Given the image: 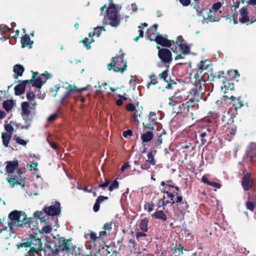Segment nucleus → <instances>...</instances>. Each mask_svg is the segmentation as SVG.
I'll return each instance as SVG.
<instances>
[{"mask_svg": "<svg viewBox=\"0 0 256 256\" xmlns=\"http://www.w3.org/2000/svg\"><path fill=\"white\" fill-rule=\"evenodd\" d=\"M49 247L51 251L56 254H58L60 252L73 254L76 248L71 242L70 240H66L64 237L56 239L51 242Z\"/></svg>", "mask_w": 256, "mask_h": 256, "instance_id": "nucleus-1", "label": "nucleus"}, {"mask_svg": "<svg viewBox=\"0 0 256 256\" xmlns=\"http://www.w3.org/2000/svg\"><path fill=\"white\" fill-rule=\"evenodd\" d=\"M101 14H103V12H106V16L104 15L102 20L104 24H110L112 26L116 27L120 23V16H118V10L114 4H112L109 8H106V6H104L100 8Z\"/></svg>", "mask_w": 256, "mask_h": 256, "instance_id": "nucleus-2", "label": "nucleus"}, {"mask_svg": "<svg viewBox=\"0 0 256 256\" xmlns=\"http://www.w3.org/2000/svg\"><path fill=\"white\" fill-rule=\"evenodd\" d=\"M205 88L206 86L204 84H200L198 83H196L194 87L190 91L192 97L186 102L188 104V106H193V105L192 104V103L198 102L202 99V94L204 92Z\"/></svg>", "mask_w": 256, "mask_h": 256, "instance_id": "nucleus-3", "label": "nucleus"}, {"mask_svg": "<svg viewBox=\"0 0 256 256\" xmlns=\"http://www.w3.org/2000/svg\"><path fill=\"white\" fill-rule=\"evenodd\" d=\"M124 55L120 54L119 56L113 58L112 62L107 65L108 69V70L112 69L116 72H123L126 70L127 66L126 62L124 60Z\"/></svg>", "mask_w": 256, "mask_h": 256, "instance_id": "nucleus-4", "label": "nucleus"}, {"mask_svg": "<svg viewBox=\"0 0 256 256\" xmlns=\"http://www.w3.org/2000/svg\"><path fill=\"white\" fill-rule=\"evenodd\" d=\"M36 103L35 102L29 104L27 102H24L22 103V115L26 122H31L32 116L35 113Z\"/></svg>", "mask_w": 256, "mask_h": 256, "instance_id": "nucleus-5", "label": "nucleus"}, {"mask_svg": "<svg viewBox=\"0 0 256 256\" xmlns=\"http://www.w3.org/2000/svg\"><path fill=\"white\" fill-rule=\"evenodd\" d=\"M175 48H172L174 52H177V46L180 48V51L182 54L186 55L190 53V48L186 44V42L183 39L182 36H178L176 38L175 44Z\"/></svg>", "mask_w": 256, "mask_h": 256, "instance_id": "nucleus-6", "label": "nucleus"}, {"mask_svg": "<svg viewBox=\"0 0 256 256\" xmlns=\"http://www.w3.org/2000/svg\"><path fill=\"white\" fill-rule=\"evenodd\" d=\"M28 246L30 248L28 252L30 256H38V251L41 250L42 242L40 238H33L28 242Z\"/></svg>", "mask_w": 256, "mask_h": 256, "instance_id": "nucleus-7", "label": "nucleus"}, {"mask_svg": "<svg viewBox=\"0 0 256 256\" xmlns=\"http://www.w3.org/2000/svg\"><path fill=\"white\" fill-rule=\"evenodd\" d=\"M216 77V76L212 74V70L203 72L198 76L197 74L194 75V78L196 79V82L200 84H206L205 82L208 80L213 81Z\"/></svg>", "mask_w": 256, "mask_h": 256, "instance_id": "nucleus-8", "label": "nucleus"}, {"mask_svg": "<svg viewBox=\"0 0 256 256\" xmlns=\"http://www.w3.org/2000/svg\"><path fill=\"white\" fill-rule=\"evenodd\" d=\"M43 210L48 216H58L60 212V204L59 202H56L50 206H44Z\"/></svg>", "mask_w": 256, "mask_h": 256, "instance_id": "nucleus-9", "label": "nucleus"}, {"mask_svg": "<svg viewBox=\"0 0 256 256\" xmlns=\"http://www.w3.org/2000/svg\"><path fill=\"white\" fill-rule=\"evenodd\" d=\"M148 122L146 123H143L144 128L145 130H154V126L157 124V116L154 112H150L148 116Z\"/></svg>", "mask_w": 256, "mask_h": 256, "instance_id": "nucleus-10", "label": "nucleus"}, {"mask_svg": "<svg viewBox=\"0 0 256 256\" xmlns=\"http://www.w3.org/2000/svg\"><path fill=\"white\" fill-rule=\"evenodd\" d=\"M8 182L12 185V188H14L15 185H20L22 188H24L25 182L24 178L22 176L15 173L11 176V177L6 178Z\"/></svg>", "mask_w": 256, "mask_h": 256, "instance_id": "nucleus-11", "label": "nucleus"}, {"mask_svg": "<svg viewBox=\"0 0 256 256\" xmlns=\"http://www.w3.org/2000/svg\"><path fill=\"white\" fill-rule=\"evenodd\" d=\"M158 56L162 62L164 64L170 63L172 60V55L170 50L167 48L160 49Z\"/></svg>", "mask_w": 256, "mask_h": 256, "instance_id": "nucleus-12", "label": "nucleus"}, {"mask_svg": "<svg viewBox=\"0 0 256 256\" xmlns=\"http://www.w3.org/2000/svg\"><path fill=\"white\" fill-rule=\"evenodd\" d=\"M51 78V74L46 72L44 74H42L39 78L35 79L32 82V85L38 88H40L43 84L45 83L47 80Z\"/></svg>", "mask_w": 256, "mask_h": 256, "instance_id": "nucleus-13", "label": "nucleus"}, {"mask_svg": "<svg viewBox=\"0 0 256 256\" xmlns=\"http://www.w3.org/2000/svg\"><path fill=\"white\" fill-rule=\"evenodd\" d=\"M68 86H64L67 92H66L62 98V100H64L66 98H68L72 93H78L80 94L82 92L86 90V88H78L75 86L70 84L68 83H66Z\"/></svg>", "mask_w": 256, "mask_h": 256, "instance_id": "nucleus-14", "label": "nucleus"}, {"mask_svg": "<svg viewBox=\"0 0 256 256\" xmlns=\"http://www.w3.org/2000/svg\"><path fill=\"white\" fill-rule=\"evenodd\" d=\"M185 100L184 96L181 92H177L174 94L169 98L170 102L168 105L170 106H174L178 103L182 102Z\"/></svg>", "mask_w": 256, "mask_h": 256, "instance_id": "nucleus-15", "label": "nucleus"}, {"mask_svg": "<svg viewBox=\"0 0 256 256\" xmlns=\"http://www.w3.org/2000/svg\"><path fill=\"white\" fill-rule=\"evenodd\" d=\"M18 215L19 211L16 210H14L9 214L8 218L10 220V222H8V226L10 230L12 228V226H18V222L19 218Z\"/></svg>", "mask_w": 256, "mask_h": 256, "instance_id": "nucleus-16", "label": "nucleus"}, {"mask_svg": "<svg viewBox=\"0 0 256 256\" xmlns=\"http://www.w3.org/2000/svg\"><path fill=\"white\" fill-rule=\"evenodd\" d=\"M240 18L239 21L242 24H247L250 22V18L249 17V13L247 7H242L240 10Z\"/></svg>", "mask_w": 256, "mask_h": 256, "instance_id": "nucleus-17", "label": "nucleus"}, {"mask_svg": "<svg viewBox=\"0 0 256 256\" xmlns=\"http://www.w3.org/2000/svg\"><path fill=\"white\" fill-rule=\"evenodd\" d=\"M252 180L250 173H246L242 178V185L245 190H249L252 186Z\"/></svg>", "mask_w": 256, "mask_h": 256, "instance_id": "nucleus-18", "label": "nucleus"}, {"mask_svg": "<svg viewBox=\"0 0 256 256\" xmlns=\"http://www.w3.org/2000/svg\"><path fill=\"white\" fill-rule=\"evenodd\" d=\"M155 41L158 44L168 48H170L172 45V44H175V41L168 40L161 35H158L156 37Z\"/></svg>", "mask_w": 256, "mask_h": 256, "instance_id": "nucleus-19", "label": "nucleus"}, {"mask_svg": "<svg viewBox=\"0 0 256 256\" xmlns=\"http://www.w3.org/2000/svg\"><path fill=\"white\" fill-rule=\"evenodd\" d=\"M200 140L201 146L205 144L207 142V140L211 136V130L210 128H206L205 130L200 132Z\"/></svg>", "mask_w": 256, "mask_h": 256, "instance_id": "nucleus-20", "label": "nucleus"}, {"mask_svg": "<svg viewBox=\"0 0 256 256\" xmlns=\"http://www.w3.org/2000/svg\"><path fill=\"white\" fill-rule=\"evenodd\" d=\"M157 28L158 24H154L152 26L148 29L146 35L148 38H149L150 40H156V37L158 36L156 35Z\"/></svg>", "mask_w": 256, "mask_h": 256, "instance_id": "nucleus-21", "label": "nucleus"}, {"mask_svg": "<svg viewBox=\"0 0 256 256\" xmlns=\"http://www.w3.org/2000/svg\"><path fill=\"white\" fill-rule=\"evenodd\" d=\"M31 82H32V80H26L16 86L14 87L15 94L18 96L22 94L24 92L26 84Z\"/></svg>", "mask_w": 256, "mask_h": 256, "instance_id": "nucleus-22", "label": "nucleus"}, {"mask_svg": "<svg viewBox=\"0 0 256 256\" xmlns=\"http://www.w3.org/2000/svg\"><path fill=\"white\" fill-rule=\"evenodd\" d=\"M18 166V160L7 162L6 167V172L8 174H12Z\"/></svg>", "mask_w": 256, "mask_h": 256, "instance_id": "nucleus-23", "label": "nucleus"}, {"mask_svg": "<svg viewBox=\"0 0 256 256\" xmlns=\"http://www.w3.org/2000/svg\"><path fill=\"white\" fill-rule=\"evenodd\" d=\"M112 224L113 223L112 222H108L106 223L103 226L104 230L101 231L99 232V237H102L104 236H109L112 228Z\"/></svg>", "mask_w": 256, "mask_h": 256, "instance_id": "nucleus-24", "label": "nucleus"}, {"mask_svg": "<svg viewBox=\"0 0 256 256\" xmlns=\"http://www.w3.org/2000/svg\"><path fill=\"white\" fill-rule=\"evenodd\" d=\"M18 216V226H22L23 224L29 223L30 220L26 217V215L24 212L19 211Z\"/></svg>", "mask_w": 256, "mask_h": 256, "instance_id": "nucleus-25", "label": "nucleus"}, {"mask_svg": "<svg viewBox=\"0 0 256 256\" xmlns=\"http://www.w3.org/2000/svg\"><path fill=\"white\" fill-rule=\"evenodd\" d=\"M204 62L201 61L198 64V70L195 74H197L198 76V75L202 74L203 72L208 71V65L206 64Z\"/></svg>", "mask_w": 256, "mask_h": 256, "instance_id": "nucleus-26", "label": "nucleus"}, {"mask_svg": "<svg viewBox=\"0 0 256 256\" xmlns=\"http://www.w3.org/2000/svg\"><path fill=\"white\" fill-rule=\"evenodd\" d=\"M108 198L103 196H99L96 200V202L93 206V210L94 212H98L100 210V204L104 200H107Z\"/></svg>", "mask_w": 256, "mask_h": 256, "instance_id": "nucleus-27", "label": "nucleus"}, {"mask_svg": "<svg viewBox=\"0 0 256 256\" xmlns=\"http://www.w3.org/2000/svg\"><path fill=\"white\" fill-rule=\"evenodd\" d=\"M154 138V134L152 131L149 130L141 136V140L143 142H148L151 141Z\"/></svg>", "mask_w": 256, "mask_h": 256, "instance_id": "nucleus-28", "label": "nucleus"}, {"mask_svg": "<svg viewBox=\"0 0 256 256\" xmlns=\"http://www.w3.org/2000/svg\"><path fill=\"white\" fill-rule=\"evenodd\" d=\"M13 71L14 73V78H17L18 76H22L24 68L20 64H16L14 66Z\"/></svg>", "mask_w": 256, "mask_h": 256, "instance_id": "nucleus-29", "label": "nucleus"}, {"mask_svg": "<svg viewBox=\"0 0 256 256\" xmlns=\"http://www.w3.org/2000/svg\"><path fill=\"white\" fill-rule=\"evenodd\" d=\"M166 190L172 192L176 195H178L180 191L179 188L173 185L171 180L166 181Z\"/></svg>", "mask_w": 256, "mask_h": 256, "instance_id": "nucleus-30", "label": "nucleus"}, {"mask_svg": "<svg viewBox=\"0 0 256 256\" xmlns=\"http://www.w3.org/2000/svg\"><path fill=\"white\" fill-rule=\"evenodd\" d=\"M148 220L146 218L140 220L138 226L142 232H146L148 231Z\"/></svg>", "mask_w": 256, "mask_h": 256, "instance_id": "nucleus-31", "label": "nucleus"}, {"mask_svg": "<svg viewBox=\"0 0 256 256\" xmlns=\"http://www.w3.org/2000/svg\"><path fill=\"white\" fill-rule=\"evenodd\" d=\"M14 105V100H7L2 103L3 108L6 112L10 111Z\"/></svg>", "mask_w": 256, "mask_h": 256, "instance_id": "nucleus-32", "label": "nucleus"}, {"mask_svg": "<svg viewBox=\"0 0 256 256\" xmlns=\"http://www.w3.org/2000/svg\"><path fill=\"white\" fill-rule=\"evenodd\" d=\"M152 216L157 219H160L163 221H165L167 219L166 214L162 210L156 211L152 214Z\"/></svg>", "mask_w": 256, "mask_h": 256, "instance_id": "nucleus-33", "label": "nucleus"}, {"mask_svg": "<svg viewBox=\"0 0 256 256\" xmlns=\"http://www.w3.org/2000/svg\"><path fill=\"white\" fill-rule=\"evenodd\" d=\"M11 28H9L8 26L4 24L0 25V34H2V36L0 38V40H2L3 38H5L6 34L8 32L12 30Z\"/></svg>", "mask_w": 256, "mask_h": 256, "instance_id": "nucleus-34", "label": "nucleus"}, {"mask_svg": "<svg viewBox=\"0 0 256 256\" xmlns=\"http://www.w3.org/2000/svg\"><path fill=\"white\" fill-rule=\"evenodd\" d=\"M21 44L22 48H24L28 46L30 44H32V42H30V36L27 34H25L21 38Z\"/></svg>", "mask_w": 256, "mask_h": 256, "instance_id": "nucleus-35", "label": "nucleus"}, {"mask_svg": "<svg viewBox=\"0 0 256 256\" xmlns=\"http://www.w3.org/2000/svg\"><path fill=\"white\" fill-rule=\"evenodd\" d=\"M12 136H10L9 134H6V133H2V144L4 146L6 147L8 146V144L10 140L12 138Z\"/></svg>", "mask_w": 256, "mask_h": 256, "instance_id": "nucleus-36", "label": "nucleus"}, {"mask_svg": "<svg viewBox=\"0 0 256 256\" xmlns=\"http://www.w3.org/2000/svg\"><path fill=\"white\" fill-rule=\"evenodd\" d=\"M13 140H14L16 142L20 145L26 146L27 144V143L29 142L28 140H24L22 139V138L19 136L16 135H14L13 137Z\"/></svg>", "mask_w": 256, "mask_h": 256, "instance_id": "nucleus-37", "label": "nucleus"}, {"mask_svg": "<svg viewBox=\"0 0 256 256\" xmlns=\"http://www.w3.org/2000/svg\"><path fill=\"white\" fill-rule=\"evenodd\" d=\"M150 81L148 83L147 88L149 89L150 88V86L152 85H155L158 83V78L156 76L152 74L150 76Z\"/></svg>", "mask_w": 256, "mask_h": 256, "instance_id": "nucleus-38", "label": "nucleus"}, {"mask_svg": "<svg viewBox=\"0 0 256 256\" xmlns=\"http://www.w3.org/2000/svg\"><path fill=\"white\" fill-rule=\"evenodd\" d=\"M178 195H176L177 198H176V200H175V204L178 206H180L181 204L184 205V208H187L186 202L184 200H183L182 196H178Z\"/></svg>", "mask_w": 256, "mask_h": 256, "instance_id": "nucleus-39", "label": "nucleus"}, {"mask_svg": "<svg viewBox=\"0 0 256 256\" xmlns=\"http://www.w3.org/2000/svg\"><path fill=\"white\" fill-rule=\"evenodd\" d=\"M146 162L152 166L156 164V162L154 159V156L152 152H149L148 154V160H146Z\"/></svg>", "mask_w": 256, "mask_h": 256, "instance_id": "nucleus-40", "label": "nucleus"}, {"mask_svg": "<svg viewBox=\"0 0 256 256\" xmlns=\"http://www.w3.org/2000/svg\"><path fill=\"white\" fill-rule=\"evenodd\" d=\"M208 18L212 22H218L220 20V16L214 15L212 13V11L211 10H210V13L208 14Z\"/></svg>", "mask_w": 256, "mask_h": 256, "instance_id": "nucleus-41", "label": "nucleus"}, {"mask_svg": "<svg viewBox=\"0 0 256 256\" xmlns=\"http://www.w3.org/2000/svg\"><path fill=\"white\" fill-rule=\"evenodd\" d=\"M118 182L116 180H115L112 182V184L109 186L108 190L112 192L114 190L118 189Z\"/></svg>", "mask_w": 256, "mask_h": 256, "instance_id": "nucleus-42", "label": "nucleus"}, {"mask_svg": "<svg viewBox=\"0 0 256 256\" xmlns=\"http://www.w3.org/2000/svg\"><path fill=\"white\" fill-rule=\"evenodd\" d=\"M165 194H166L167 196L171 200V204H175V200H174V198L175 194H174L172 192L168 191V190H166V192H164Z\"/></svg>", "mask_w": 256, "mask_h": 256, "instance_id": "nucleus-43", "label": "nucleus"}, {"mask_svg": "<svg viewBox=\"0 0 256 256\" xmlns=\"http://www.w3.org/2000/svg\"><path fill=\"white\" fill-rule=\"evenodd\" d=\"M168 69H166L165 70H164L163 72H162L161 74H160L158 76L159 78L160 79L164 80L165 82H168V80H166L167 78L168 77Z\"/></svg>", "mask_w": 256, "mask_h": 256, "instance_id": "nucleus-44", "label": "nucleus"}, {"mask_svg": "<svg viewBox=\"0 0 256 256\" xmlns=\"http://www.w3.org/2000/svg\"><path fill=\"white\" fill-rule=\"evenodd\" d=\"M256 202H254L252 201L248 200L246 202V207L248 210L252 212L254 210L255 204Z\"/></svg>", "mask_w": 256, "mask_h": 256, "instance_id": "nucleus-45", "label": "nucleus"}, {"mask_svg": "<svg viewBox=\"0 0 256 256\" xmlns=\"http://www.w3.org/2000/svg\"><path fill=\"white\" fill-rule=\"evenodd\" d=\"M141 114L140 112L136 110L134 114L133 122L136 125L138 124L139 121L138 120V118L140 116Z\"/></svg>", "mask_w": 256, "mask_h": 256, "instance_id": "nucleus-46", "label": "nucleus"}, {"mask_svg": "<svg viewBox=\"0 0 256 256\" xmlns=\"http://www.w3.org/2000/svg\"><path fill=\"white\" fill-rule=\"evenodd\" d=\"M52 230V227L50 225L45 226L41 230L42 233L49 234Z\"/></svg>", "mask_w": 256, "mask_h": 256, "instance_id": "nucleus-47", "label": "nucleus"}, {"mask_svg": "<svg viewBox=\"0 0 256 256\" xmlns=\"http://www.w3.org/2000/svg\"><path fill=\"white\" fill-rule=\"evenodd\" d=\"M222 4L220 2L214 3L212 7V10H213L214 12H216L222 7Z\"/></svg>", "mask_w": 256, "mask_h": 256, "instance_id": "nucleus-48", "label": "nucleus"}, {"mask_svg": "<svg viewBox=\"0 0 256 256\" xmlns=\"http://www.w3.org/2000/svg\"><path fill=\"white\" fill-rule=\"evenodd\" d=\"M5 130L6 131V132H5L6 134H10V136H12V132L14 131V128L10 124H6L4 126Z\"/></svg>", "mask_w": 256, "mask_h": 256, "instance_id": "nucleus-49", "label": "nucleus"}, {"mask_svg": "<svg viewBox=\"0 0 256 256\" xmlns=\"http://www.w3.org/2000/svg\"><path fill=\"white\" fill-rule=\"evenodd\" d=\"M26 98L27 99L32 102H34V100L35 98V94H34L33 92H28L26 93Z\"/></svg>", "mask_w": 256, "mask_h": 256, "instance_id": "nucleus-50", "label": "nucleus"}, {"mask_svg": "<svg viewBox=\"0 0 256 256\" xmlns=\"http://www.w3.org/2000/svg\"><path fill=\"white\" fill-rule=\"evenodd\" d=\"M154 204L151 202L146 203L144 205V208L148 210L149 212H151L153 210Z\"/></svg>", "mask_w": 256, "mask_h": 256, "instance_id": "nucleus-51", "label": "nucleus"}, {"mask_svg": "<svg viewBox=\"0 0 256 256\" xmlns=\"http://www.w3.org/2000/svg\"><path fill=\"white\" fill-rule=\"evenodd\" d=\"M92 39L90 41L88 38H86L82 40V42L84 45L86 47V48L89 50L90 48V44L93 42Z\"/></svg>", "mask_w": 256, "mask_h": 256, "instance_id": "nucleus-52", "label": "nucleus"}, {"mask_svg": "<svg viewBox=\"0 0 256 256\" xmlns=\"http://www.w3.org/2000/svg\"><path fill=\"white\" fill-rule=\"evenodd\" d=\"M161 202L162 206L164 207L166 204L171 203V200H166V197L164 196L163 198L159 200L158 204H160Z\"/></svg>", "mask_w": 256, "mask_h": 256, "instance_id": "nucleus-53", "label": "nucleus"}, {"mask_svg": "<svg viewBox=\"0 0 256 256\" xmlns=\"http://www.w3.org/2000/svg\"><path fill=\"white\" fill-rule=\"evenodd\" d=\"M90 240L93 242H95L96 240V239L98 238H100L99 236H98L94 232H91L90 234Z\"/></svg>", "mask_w": 256, "mask_h": 256, "instance_id": "nucleus-54", "label": "nucleus"}, {"mask_svg": "<svg viewBox=\"0 0 256 256\" xmlns=\"http://www.w3.org/2000/svg\"><path fill=\"white\" fill-rule=\"evenodd\" d=\"M150 164L146 161L140 166V168L144 170H147L150 168Z\"/></svg>", "mask_w": 256, "mask_h": 256, "instance_id": "nucleus-55", "label": "nucleus"}, {"mask_svg": "<svg viewBox=\"0 0 256 256\" xmlns=\"http://www.w3.org/2000/svg\"><path fill=\"white\" fill-rule=\"evenodd\" d=\"M132 132L131 130H128L123 132L122 136L124 138H127L128 136H132Z\"/></svg>", "mask_w": 256, "mask_h": 256, "instance_id": "nucleus-56", "label": "nucleus"}, {"mask_svg": "<svg viewBox=\"0 0 256 256\" xmlns=\"http://www.w3.org/2000/svg\"><path fill=\"white\" fill-rule=\"evenodd\" d=\"M126 109L130 112H133L135 110L136 108L134 104H128L126 106Z\"/></svg>", "mask_w": 256, "mask_h": 256, "instance_id": "nucleus-57", "label": "nucleus"}, {"mask_svg": "<svg viewBox=\"0 0 256 256\" xmlns=\"http://www.w3.org/2000/svg\"><path fill=\"white\" fill-rule=\"evenodd\" d=\"M184 6H187L190 4V0H178Z\"/></svg>", "mask_w": 256, "mask_h": 256, "instance_id": "nucleus-58", "label": "nucleus"}, {"mask_svg": "<svg viewBox=\"0 0 256 256\" xmlns=\"http://www.w3.org/2000/svg\"><path fill=\"white\" fill-rule=\"evenodd\" d=\"M102 27L98 26L94 28V34H96L98 37L100 36L101 34V29Z\"/></svg>", "mask_w": 256, "mask_h": 256, "instance_id": "nucleus-59", "label": "nucleus"}, {"mask_svg": "<svg viewBox=\"0 0 256 256\" xmlns=\"http://www.w3.org/2000/svg\"><path fill=\"white\" fill-rule=\"evenodd\" d=\"M110 183V181L106 180L104 182L99 184L98 187L104 189L105 188L107 187L109 185Z\"/></svg>", "mask_w": 256, "mask_h": 256, "instance_id": "nucleus-60", "label": "nucleus"}, {"mask_svg": "<svg viewBox=\"0 0 256 256\" xmlns=\"http://www.w3.org/2000/svg\"><path fill=\"white\" fill-rule=\"evenodd\" d=\"M146 234L144 232H138L136 233V237L137 239H139L140 237H146Z\"/></svg>", "mask_w": 256, "mask_h": 256, "instance_id": "nucleus-61", "label": "nucleus"}, {"mask_svg": "<svg viewBox=\"0 0 256 256\" xmlns=\"http://www.w3.org/2000/svg\"><path fill=\"white\" fill-rule=\"evenodd\" d=\"M44 212H34V214L36 217H38L40 220H42L43 217L42 215Z\"/></svg>", "mask_w": 256, "mask_h": 256, "instance_id": "nucleus-62", "label": "nucleus"}, {"mask_svg": "<svg viewBox=\"0 0 256 256\" xmlns=\"http://www.w3.org/2000/svg\"><path fill=\"white\" fill-rule=\"evenodd\" d=\"M58 116L56 114H52V115H50L48 118V122H52L54 120H55L56 118H57Z\"/></svg>", "mask_w": 256, "mask_h": 256, "instance_id": "nucleus-63", "label": "nucleus"}, {"mask_svg": "<svg viewBox=\"0 0 256 256\" xmlns=\"http://www.w3.org/2000/svg\"><path fill=\"white\" fill-rule=\"evenodd\" d=\"M129 166H130V164H129L128 162H127L125 163L122 166V167L120 168L121 172H124Z\"/></svg>", "mask_w": 256, "mask_h": 256, "instance_id": "nucleus-64", "label": "nucleus"}]
</instances>
